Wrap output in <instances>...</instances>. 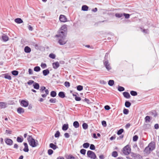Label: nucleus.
<instances>
[{
	"label": "nucleus",
	"instance_id": "obj_23",
	"mask_svg": "<svg viewBox=\"0 0 159 159\" xmlns=\"http://www.w3.org/2000/svg\"><path fill=\"white\" fill-rule=\"evenodd\" d=\"M49 147L53 150H55L58 148L57 146L53 143H50L49 144Z\"/></svg>",
	"mask_w": 159,
	"mask_h": 159
},
{
	"label": "nucleus",
	"instance_id": "obj_21",
	"mask_svg": "<svg viewBox=\"0 0 159 159\" xmlns=\"http://www.w3.org/2000/svg\"><path fill=\"white\" fill-rule=\"evenodd\" d=\"M49 71L48 69L43 70V75L46 76L49 73Z\"/></svg>",
	"mask_w": 159,
	"mask_h": 159
},
{
	"label": "nucleus",
	"instance_id": "obj_63",
	"mask_svg": "<svg viewBox=\"0 0 159 159\" xmlns=\"http://www.w3.org/2000/svg\"><path fill=\"white\" fill-rule=\"evenodd\" d=\"M154 128L156 129H158L159 128V125L158 124H156L154 126Z\"/></svg>",
	"mask_w": 159,
	"mask_h": 159
},
{
	"label": "nucleus",
	"instance_id": "obj_19",
	"mask_svg": "<svg viewBox=\"0 0 159 159\" xmlns=\"http://www.w3.org/2000/svg\"><path fill=\"white\" fill-rule=\"evenodd\" d=\"M14 20L15 22L17 24H21L23 22L22 20L19 18L15 19Z\"/></svg>",
	"mask_w": 159,
	"mask_h": 159
},
{
	"label": "nucleus",
	"instance_id": "obj_62",
	"mask_svg": "<svg viewBox=\"0 0 159 159\" xmlns=\"http://www.w3.org/2000/svg\"><path fill=\"white\" fill-rule=\"evenodd\" d=\"M64 136L66 138H68L70 137V135L68 133H65L64 134Z\"/></svg>",
	"mask_w": 159,
	"mask_h": 159
},
{
	"label": "nucleus",
	"instance_id": "obj_61",
	"mask_svg": "<svg viewBox=\"0 0 159 159\" xmlns=\"http://www.w3.org/2000/svg\"><path fill=\"white\" fill-rule=\"evenodd\" d=\"M28 29L30 31H32L33 30V27L30 25H29L28 26Z\"/></svg>",
	"mask_w": 159,
	"mask_h": 159
},
{
	"label": "nucleus",
	"instance_id": "obj_5",
	"mask_svg": "<svg viewBox=\"0 0 159 159\" xmlns=\"http://www.w3.org/2000/svg\"><path fill=\"white\" fill-rule=\"evenodd\" d=\"M131 151L130 146L128 144L123 148L122 152L124 155H127Z\"/></svg>",
	"mask_w": 159,
	"mask_h": 159
},
{
	"label": "nucleus",
	"instance_id": "obj_36",
	"mask_svg": "<svg viewBox=\"0 0 159 159\" xmlns=\"http://www.w3.org/2000/svg\"><path fill=\"white\" fill-rule=\"evenodd\" d=\"M77 90L79 91H81L83 89V86L81 85H79L76 86Z\"/></svg>",
	"mask_w": 159,
	"mask_h": 159
},
{
	"label": "nucleus",
	"instance_id": "obj_45",
	"mask_svg": "<svg viewBox=\"0 0 159 159\" xmlns=\"http://www.w3.org/2000/svg\"><path fill=\"white\" fill-rule=\"evenodd\" d=\"M123 16H124L126 19H128L129 18L130 15L129 14L124 13H123Z\"/></svg>",
	"mask_w": 159,
	"mask_h": 159
},
{
	"label": "nucleus",
	"instance_id": "obj_31",
	"mask_svg": "<svg viewBox=\"0 0 159 159\" xmlns=\"http://www.w3.org/2000/svg\"><path fill=\"white\" fill-rule=\"evenodd\" d=\"M11 72L12 75L14 76L17 75L19 73V72L16 70H13Z\"/></svg>",
	"mask_w": 159,
	"mask_h": 159
},
{
	"label": "nucleus",
	"instance_id": "obj_25",
	"mask_svg": "<svg viewBox=\"0 0 159 159\" xmlns=\"http://www.w3.org/2000/svg\"><path fill=\"white\" fill-rule=\"evenodd\" d=\"M73 125L74 127L76 128H78L79 127V123L77 121H75L73 122Z\"/></svg>",
	"mask_w": 159,
	"mask_h": 159
},
{
	"label": "nucleus",
	"instance_id": "obj_51",
	"mask_svg": "<svg viewBox=\"0 0 159 159\" xmlns=\"http://www.w3.org/2000/svg\"><path fill=\"white\" fill-rule=\"evenodd\" d=\"M90 149L91 150H94L95 149V147L94 145L91 144L90 146Z\"/></svg>",
	"mask_w": 159,
	"mask_h": 159
},
{
	"label": "nucleus",
	"instance_id": "obj_33",
	"mask_svg": "<svg viewBox=\"0 0 159 159\" xmlns=\"http://www.w3.org/2000/svg\"><path fill=\"white\" fill-rule=\"evenodd\" d=\"M125 90V89L124 87L120 86H118V91L120 92H122L124 91Z\"/></svg>",
	"mask_w": 159,
	"mask_h": 159
},
{
	"label": "nucleus",
	"instance_id": "obj_15",
	"mask_svg": "<svg viewBox=\"0 0 159 159\" xmlns=\"http://www.w3.org/2000/svg\"><path fill=\"white\" fill-rule=\"evenodd\" d=\"M24 112V109L21 107H19L17 109V112L19 114H21L23 113Z\"/></svg>",
	"mask_w": 159,
	"mask_h": 159
},
{
	"label": "nucleus",
	"instance_id": "obj_57",
	"mask_svg": "<svg viewBox=\"0 0 159 159\" xmlns=\"http://www.w3.org/2000/svg\"><path fill=\"white\" fill-rule=\"evenodd\" d=\"M75 99L76 101H80L81 100V98L80 97L76 96V97L75 98Z\"/></svg>",
	"mask_w": 159,
	"mask_h": 159
},
{
	"label": "nucleus",
	"instance_id": "obj_4",
	"mask_svg": "<svg viewBox=\"0 0 159 159\" xmlns=\"http://www.w3.org/2000/svg\"><path fill=\"white\" fill-rule=\"evenodd\" d=\"M58 34L62 35H66L67 34V25H62L58 31Z\"/></svg>",
	"mask_w": 159,
	"mask_h": 159
},
{
	"label": "nucleus",
	"instance_id": "obj_27",
	"mask_svg": "<svg viewBox=\"0 0 159 159\" xmlns=\"http://www.w3.org/2000/svg\"><path fill=\"white\" fill-rule=\"evenodd\" d=\"M50 95L51 97H55L57 95L56 92L54 91H52L51 92Z\"/></svg>",
	"mask_w": 159,
	"mask_h": 159
},
{
	"label": "nucleus",
	"instance_id": "obj_14",
	"mask_svg": "<svg viewBox=\"0 0 159 159\" xmlns=\"http://www.w3.org/2000/svg\"><path fill=\"white\" fill-rule=\"evenodd\" d=\"M124 97L126 98L129 99L130 97V95L129 93L127 92H125L123 93Z\"/></svg>",
	"mask_w": 159,
	"mask_h": 159
},
{
	"label": "nucleus",
	"instance_id": "obj_40",
	"mask_svg": "<svg viewBox=\"0 0 159 159\" xmlns=\"http://www.w3.org/2000/svg\"><path fill=\"white\" fill-rule=\"evenodd\" d=\"M23 139L22 138H21L20 137H18L17 138L16 140L18 142L21 143L23 142Z\"/></svg>",
	"mask_w": 159,
	"mask_h": 159
},
{
	"label": "nucleus",
	"instance_id": "obj_55",
	"mask_svg": "<svg viewBox=\"0 0 159 159\" xmlns=\"http://www.w3.org/2000/svg\"><path fill=\"white\" fill-rule=\"evenodd\" d=\"M46 87L45 86H42L41 87L40 90L41 93H43V91L46 89Z\"/></svg>",
	"mask_w": 159,
	"mask_h": 159
},
{
	"label": "nucleus",
	"instance_id": "obj_39",
	"mask_svg": "<svg viewBox=\"0 0 159 159\" xmlns=\"http://www.w3.org/2000/svg\"><path fill=\"white\" fill-rule=\"evenodd\" d=\"M111 155L114 157H117L118 156L117 152L116 151H113Z\"/></svg>",
	"mask_w": 159,
	"mask_h": 159
},
{
	"label": "nucleus",
	"instance_id": "obj_54",
	"mask_svg": "<svg viewBox=\"0 0 159 159\" xmlns=\"http://www.w3.org/2000/svg\"><path fill=\"white\" fill-rule=\"evenodd\" d=\"M49 57L52 59H54L55 58V55L53 53H50L49 55Z\"/></svg>",
	"mask_w": 159,
	"mask_h": 159
},
{
	"label": "nucleus",
	"instance_id": "obj_26",
	"mask_svg": "<svg viewBox=\"0 0 159 159\" xmlns=\"http://www.w3.org/2000/svg\"><path fill=\"white\" fill-rule=\"evenodd\" d=\"M89 7L86 5L82 6L81 8L82 10L84 11H87L88 10Z\"/></svg>",
	"mask_w": 159,
	"mask_h": 159
},
{
	"label": "nucleus",
	"instance_id": "obj_18",
	"mask_svg": "<svg viewBox=\"0 0 159 159\" xmlns=\"http://www.w3.org/2000/svg\"><path fill=\"white\" fill-rule=\"evenodd\" d=\"M24 51L26 53H29L31 52V49L29 47L26 46L24 48Z\"/></svg>",
	"mask_w": 159,
	"mask_h": 159
},
{
	"label": "nucleus",
	"instance_id": "obj_16",
	"mask_svg": "<svg viewBox=\"0 0 159 159\" xmlns=\"http://www.w3.org/2000/svg\"><path fill=\"white\" fill-rule=\"evenodd\" d=\"M2 38L3 41L4 42H6L9 39L8 36L5 34H3V35L2 36Z\"/></svg>",
	"mask_w": 159,
	"mask_h": 159
},
{
	"label": "nucleus",
	"instance_id": "obj_35",
	"mask_svg": "<svg viewBox=\"0 0 159 159\" xmlns=\"http://www.w3.org/2000/svg\"><path fill=\"white\" fill-rule=\"evenodd\" d=\"M88 124L85 123H84L82 124V127L84 129H86L88 128Z\"/></svg>",
	"mask_w": 159,
	"mask_h": 159
},
{
	"label": "nucleus",
	"instance_id": "obj_49",
	"mask_svg": "<svg viewBox=\"0 0 159 159\" xmlns=\"http://www.w3.org/2000/svg\"><path fill=\"white\" fill-rule=\"evenodd\" d=\"M40 66L43 69H44L47 67V65L45 63H42Z\"/></svg>",
	"mask_w": 159,
	"mask_h": 159
},
{
	"label": "nucleus",
	"instance_id": "obj_43",
	"mask_svg": "<svg viewBox=\"0 0 159 159\" xmlns=\"http://www.w3.org/2000/svg\"><path fill=\"white\" fill-rule=\"evenodd\" d=\"M123 113L125 115H127L129 113V110L128 109L124 108Z\"/></svg>",
	"mask_w": 159,
	"mask_h": 159
},
{
	"label": "nucleus",
	"instance_id": "obj_10",
	"mask_svg": "<svg viewBox=\"0 0 159 159\" xmlns=\"http://www.w3.org/2000/svg\"><path fill=\"white\" fill-rule=\"evenodd\" d=\"M59 20L61 22H65L67 21V18L64 15H61L59 16Z\"/></svg>",
	"mask_w": 159,
	"mask_h": 159
},
{
	"label": "nucleus",
	"instance_id": "obj_13",
	"mask_svg": "<svg viewBox=\"0 0 159 159\" xmlns=\"http://www.w3.org/2000/svg\"><path fill=\"white\" fill-rule=\"evenodd\" d=\"M59 66V63L57 61L54 62L52 63L53 67L54 69H57L58 68Z\"/></svg>",
	"mask_w": 159,
	"mask_h": 159
},
{
	"label": "nucleus",
	"instance_id": "obj_37",
	"mask_svg": "<svg viewBox=\"0 0 159 159\" xmlns=\"http://www.w3.org/2000/svg\"><path fill=\"white\" fill-rule=\"evenodd\" d=\"M41 70L39 66H36L34 67V70L36 72H39Z\"/></svg>",
	"mask_w": 159,
	"mask_h": 159
},
{
	"label": "nucleus",
	"instance_id": "obj_9",
	"mask_svg": "<svg viewBox=\"0 0 159 159\" xmlns=\"http://www.w3.org/2000/svg\"><path fill=\"white\" fill-rule=\"evenodd\" d=\"M5 142L6 144L9 146H11L13 143V140L10 139L6 138L5 139Z\"/></svg>",
	"mask_w": 159,
	"mask_h": 159
},
{
	"label": "nucleus",
	"instance_id": "obj_1",
	"mask_svg": "<svg viewBox=\"0 0 159 159\" xmlns=\"http://www.w3.org/2000/svg\"><path fill=\"white\" fill-rule=\"evenodd\" d=\"M155 149V143L154 141H152L146 147L144 152L147 154H149L151 152L154 150Z\"/></svg>",
	"mask_w": 159,
	"mask_h": 159
},
{
	"label": "nucleus",
	"instance_id": "obj_11",
	"mask_svg": "<svg viewBox=\"0 0 159 159\" xmlns=\"http://www.w3.org/2000/svg\"><path fill=\"white\" fill-rule=\"evenodd\" d=\"M7 107V103L5 102H0V108L4 109Z\"/></svg>",
	"mask_w": 159,
	"mask_h": 159
},
{
	"label": "nucleus",
	"instance_id": "obj_47",
	"mask_svg": "<svg viewBox=\"0 0 159 159\" xmlns=\"http://www.w3.org/2000/svg\"><path fill=\"white\" fill-rule=\"evenodd\" d=\"M64 84L65 86L67 88L69 87L70 86V83L67 81L65 82Z\"/></svg>",
	"mask_w": 159,
	"mask_h": 159
},
{
	"label": "nucleus",
	"instance_id": "obj_41",
	"mask_svg": "<svg viewBox=\"0 0 159 159\" xmlns=\"http://www.w3.org/2000/svg\"><path fill=\"white\" fill-rule=\"evenodd\" d=\"M124 130L123 129H121L119 130L117 132V134L118 135H120L123 132Z\"/></svg>",
	"mask_w": 159,
	"mask_h": 159
},
{
	"label": "nucleus",
	"instance_id": "obj_30",
	"mask_svg": "<svg viewBox=\"0 0 159 159\" xmlns=\"http://www.w3.org/2000/svg\"><path fill=\"white\" fill-rule=\"evenodd\" d=\"M108 84L111 86H113V85L114 84V81L113 80H109V81H108Z\"/></svg>",
	"mask_w": 159,
	"mask_h": 159
},
{
	"label": "nucleus",
	"instance_id": "obj_52",
	"mask_svg": "<svg viewBox=\"0 0 159 159\" xmlns=\"http://www.w3.org/2000/svg\"><path fill=\"white\" fill-rule=\"evenodd\" d=\"M53 152V151L51 149H49L48 150V152L49 155H51Z\"/></svg>",
	"mask_w": 159,
	"mask_h": 159
},
{
	"label": "nucleus",
	"instance_id": "obj_60",
	"mask_svg": "<svg viewBox=\"0 0 159 159\" xmlns=\"http://www.w3.org/2000/svg\"><path fill=\"white\" fill-rule=\"evenodd\" d=\"M130 125L131 124L130 123H127L125 125V128L126 129H127L130 127Z\"/></svg>",
	"mask_w": 159,
	"mask_h": 159
},
{
	"label": "nucleus",
	"instance_id": "obj_58",
	"mask_svg": "<svg viewBox=\"0 0 159 159\" xmlns=\"http://www.w3.org/2000/svg\"><path fill=\"white\" fill-rule=\"evenodd\" d=\"M102 125L104 127H106L107 126L106 122L105 120H103L102 122Z\"/></svg>",
	"mask_w": 159,
	"mask_h": 159
},
{
	"label": "nucleus",
	"instance_id": "obj_38",
	"mask_svg": "<svg viewBox=\"0 0 159 159\" xmlns=\"http://www.w3.org/2000/svg\"><path fill=\"white\" fill-rule=\"evenodd\" d=\"M116 17L117 18H120L123 16V14L117 13L115 15Z\"/></svg>",
	"mask_w": 159,
	"mask_h": 159
},
{
	"label": "nucleus",
	"instance_id": "obj_2",
	"mask_svg": "<svg viewBox=\"0 0 159 159\" xmlns=\"http://www.w3.org/2000/svg\"><path fill=\"white\" fill-rule=\"evenodd\" d=\"M30 145L32 147H35L38 144V141L32 137L31 135H28L27 139Z\"/></svg>",
	"mask_w": 159,
	"mask_h": 159
},
{
	"label": "nucleus",
	"instance_id": "obj_48",
	"mask_svg": "<svg viewBox=\"0 0 159 159\" xmlns=\"http://www.w3.org/2000/svg\"><path fill=\"white\" fill-rule=\"evenodd\" d=\"M56 98H51L49 100V102L51 103H55L56 102Z\"/></svg>",
	"mask_w": 159,
	"mask_h": 159
},
{
	"label": "nucleus",
	"instance_id": "obj_56",
	"mask_svg": "<svg viewBox=\"0 0 159 159\" xmlns=\"http://www.w3.org/2000/svg\"><path fill=\"white\" fill-rule=\"evenodd\" d=\"M34 81L32 80H30L28 82L27 84L29 85H31L33 83L34 84Z\"/></svg>",
	"mask_w": 159,
	"mask_h": 159
},
{
	"label": "nucleus",
	"instance_id": "obj_50",
	"mask_svg": "<svg viewBox=\"0 0 159 159\" xmlns=\"http://www.w3.org/2000/svg\"><path fill=\"white\" fill-rule=\"evenodd\" d=\"M138 139V137L137 135H135L133 137V140L134 141H136Z\"/></svg>",
	"mask_w": 159,
	"mask_h": 159
},
{
	"label": "nucleus",
	"instance_id": "obj_64",
	"mask_svg": "<svg viewBox=\"0 0 159 159\" xmlns=\"http://www.w3.org/2000/svg\"><path fill=\"white\" fill-rule=\"evenodd\" d=\"M28 72H29V74L30 75L32 74H33L32 70L31 69L29 68L28 70Z\"/></svg>",
	"mask_w": 159,
	"mask_h": 159
},
{
	"label": "nucleus",
	"instance_id": "obj_22",
	"mask_svg": "<svg viewBox=\"0 0 159 159\" xmlns=\"http://www.w3.org/2000/svg\"><path fill=\"white\" fill-rule=\"evenodd\" d=\"M34 88V89H39V84L36 82H34L33 84Z\"/></svg>",
	"mask_w": 159,
	"mask_h": 159
},
{
	"label": "nucleus",
	"instance_id": "obj_53",
	"mask_svg": "<svg viewBox=\"0 0 159 159\" xmlns=\"http://www.w3.org/2000/svg\"><path fill=\"white\" fill-rule=\"evenodd\" d=\"M67 158V159H75V157L71 155L68 156Z\"/></svg>",
	"mask_w": 159,
	"mask_h": 159
},
{
	"label": "nucleus",
	"instance_id": "obj_34",
	"mask_svg": "<svg viewBox=\"0 0 159 159\" xmlns=\"http://www.w3.org/2000/svg\"><path fill=\"white\" fill-rule=\"evenodd\" d=\"M130 93L131 95L133 96H136L137 95V92L133 90L130 91Z\"/></svg>",
	"mask_w": 159,
	"mask_h": 159
},
{
	"label": "nucleus",
	"instance_id": "obj_7",
	"mask_svg": "<svg viewBox=\"0 0 159 159\" xmlns=\"http://www.w3.org/2000/svg\"><path fill=\"white\" fill-rule=\"evenodd\" d=\"M103 63L104 66L108 71H109L112 68L109 63V60H107V61H103Z\"/></svg>",
	"mask_w": 159,
	"mask_h": 159
},
{
	"label": "nucleus",
	"instance_id": "obj_28",
	"mask_svg": "<svg viewBox=\"0 0 159 159\" xmlns=\"http://www.w3.org/2000/svg\"><path fill=\"white\" fill-rule=\"evenodd\" d=\"M125 106L127 107H129L131 105V103L128 101H126L125 102Z\"/></svg>",
	"mask_w": 159,
	"mask_h": 159
},
{
	"label": "nucleus",
	"instance_id": "obj_20",
	"mask_svg": "<svg viewBox=\"0 0 159 159\" xmlns=\"http://www.w3.org/2000/svg\"><path fill=\"white\" fill-rule=\"evenodd\" d=\"M68 128L69 125L68 124H64L62 126V129L63 131H66L68 129Z\"/></svg>",
	"mask_w": 159,
	"mask_h": 159
},
{
	"label": "nucleus",
	"instance_id": "obj_8",
	"mask_svg": "<svg viewBox=\"0 0 159 159\" xmlns=\"http://www.w3.org/2000/svg\"><path fill=\"white\" fill-rule=\"evenodd\" d=\"M20 105L23 107H27L29 104V102L26 100H23L20 101Z\"/></svg>",
	"mask_w": 159,
	"mask_h": 159
},
{
	"label": "nucleus",
	"instance_id": "obj_32",
	"mask_svg": "<svg viewBox=\"0 0 159 159\" xmlns=\"http://www.w3.org/2000/svg\"><path fill=\"white\" fill-rule=\"evenodd\" d=\"M90 144L89 143H84L83 145V146L84 148H88Z\"/></svg>",
	"mask_w": 159,
	"mask_h": 159
},
{
	"label": "nucleus",
	"instance_id": "obj_59",
	"mask_svg": "<svg viewBox=\"0 0 159 159\" xmlns=\"http://www.w3.org/2000/svg\"><path fill=\"white\" fill-rule=\"evenodd\" d=\"M104 108L106 110H108L110 109L111 108L109 106L107 105L104 106Z\"/></svg>",
	"mask_w": 159,
	"mask_h": 159
},
{
	"label": "nucleus",
	"instance_id": "obj_17",
	"mask_svg": "<svg viewBox=\"0 0 159 159\" xmlns=\"http://www.w3.org/2000/svg\"><path fill=\"white\" fill-rule=\"evenodd\" d=\"M58 95L60 98H63L65 97V93L62 91L58 93Z\"/></svg>",
	"mask_w": 159,
	"mask_h": 159
},
{
	"label": "nucleus",
	"instance_id": "obj_6",
	"mask_svg": "<svg viewBox=\"0 0 159 159\" xmlns=\"http://www.w3.org/2000/svg\"><path fill=\"white\" fill-rule=\"evenodd\" d=\"M87 155L88 157L93 159H95L97 157L95 154L93 152L90 150L87 151Z\"/></svg>",
	"mask_w": 159,
	"mask_h": 159
},
{
	"label": "nucleus",
	"instance_id": "obj_24",
	"mask_svg": "<svg viewBox=\"0 0 159 159\" xmlns=\"http://www.w3.org/2000/svg\"><path fill=\"white\" fill-rule=\"evenodd\" d=\"M4 76L5 78L8 79V80H11V76L8 75V74H5L3 75Z\"/></svg>",
	"mask_w": 159,
	"mask_h": 159
},
{
	"label": "nucleus",
	"instance_id": "obj_42",
	"mask_svg": "<svg viewBox=\"0 0 159 159\" xmlns=\"http://www.w3.org/2000/svg\"><path fill=\"white\" fill-rule=\"evenodd\" d=\"M109 57V53H106L105 56L104 57V59L103 61H107V60H108Z\"/></svg>",
	"mask_w": 159,
	"mask_h": 159
},
{
	"label": "nucleus",
	"instance_id": "obj_46",
	"mask_svg": "<svg viewBox=\"0 0 159 159\" xmlns=\"http://www.w3.org/2000/svg\"><path fill=\"white\" fill-rule=\"evenodd\" d=\"M60 132L59 131H57L54 135L55 137L58 138L60 135Z\"/></svg>",
	"mask_w": 159,
	"mask_h": 159
},
{
	"label": "nucleus",
	"instance_id": "obj_44",
	"mask_svg": "<svg viewBox=\"0 0 159 159\" xmlns=\"http://www.w3.org/2000/svg\"><path fill=\"white\" fill-rule=\"evenodd\" d=\"M86 150L84 149H81L80 150V152L82 155H85L86 153Z\"/></svg>",
	"mask_w": 159,
	"mask_h": 159
},
{
	"label": "nucleus",
	"instance_id": "obj_3",
	"mask_svg": "<svg viewBox=\"0 0 159 159\" xmlns=\"http://www.w3.org/2000/svg\"><path fill=\"white\" fill-rule=\"evenodd\" d=\"M56 36L58 37V43L61 45H63L65 44L67 41L66 39V35H62L60 34H58Z\"/></svg>",
	"mask_w": 159,
	"mask_h": 159
},
{
	"label": "nucleus",
	"instance_id": "obj_29",
	"mask_svg": "<svg viewBox=\"0 0 159 159\" xmlns=\"http://www.w3.org/2000/svg\"><path fill=\"white\" fill-rule=\"evenodd\" d=\"M145 122L146 123H149L150 121V117L149 116H147L145 118Z\"/></svg>",
	"mask_w": 159,
	"mask_h": 159
},
{
	"label": "nucleus",
	"instance_id": "obj_12",
	"mask_svg": "<svg viewBox=\"0 0 159 159\" xmlns=\"http://www.w3.org/2000/svg\"><path fill=\"white\" fill-rule=\"evenodd\" d=\"M23 144L25 146V147L23 149V151L25 152H28L29 151V149L27 143H24Z\"/></svg>",
	"mask_w": 159,
	"mask_h": 159
}]
</instances>
